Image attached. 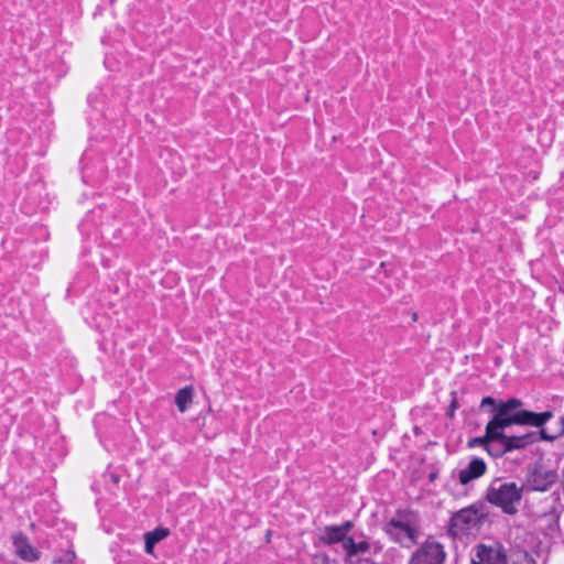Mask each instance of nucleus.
Segmentation results:
<instances>
[{
	"label": "nucleus",
	"instance_id": "obj_15",
	"mask_svg": "<svg viewBox=\"0 0 564 564\" xmlns=\"http://www.w3.org/2000/svg\"><path fill=\"white\" fill-rule=\"evenodd\" d=\"M505 564H535V561L527 552L518 551L507 556Z\"/></svg>",
	"mask_w": 564,
	"mask_h": 564
},
{
	"label": "nucleus",
	"instance_id": "obj_23",
	"mask_svg": "<svg viewBox=\"0 0 564 564\" xmlns=\"http://www.w3.org/2000/svg\"><path fill=\"white\" fill-rule=\"evenodd\" d=\"M111 479L115 484L119 482V476L118 475H111Z\"/></svg>",
	"mask_w": 564,
	"mask_h": 564
},
{
	"label": "nucleus",
	"instance_id": "obj_4",
	"mask_svg": "<svg viewBox=\"0 0 564 564\" xmlns=\"http://www.w3.org/2000/svg\"><path fill=\"white\" fill-rule=\"evenodd\" d=\"M557 473L538 464L530 469L521 488L523 491H546L557 480Z\"/></svg>",
	"mask_w": 564,
	"mask_h": 564
},
{
	"label": "nucleus",
	"instance_id": "obj_14",
	"mask_svg": "<svg viewBox=\"0 0 564 564\" xmlns=\"http://www.w3.org/2000/svg\"><path fill=\"white\" fill-rule=\"evenodd\" d=\"M344 550L348 556H355L367 552L369 550V543L366 541L356 543L354 539L349 536L345 540Z\"/></svg>",
	"mask_w": 564,
	"mask_h": 564
},
{
	"label": "nucleus",
	"instance_id": "obj_26",
	"mask_svg": "<svg viewBox=\"0 0 564 564\" xmlns=\"http://www.w3.org/2000/svg\"><path fill=\"white\" fill-rule=\"evenodd\" d=\"M430 478H431V479H434V478H435V475H434V474H431V475H430Z\"/></svg>",
	"mask_w": 564,
	"mask_h": 564
},
{
	"label": "nucleus",
	"instance_id": "obj_3",
	"mask_svg": "<svg viewBox=\"0 0 564 564\" xmlns=\"http://www.w3.org/2000/svg\"><path fill=\"white\" fill-rule=\"evenodd\" d=\"M523 402L517 398L506 400V403L500 404L499 411H506L505 417L507 422L513 425H527L534 427H542L546 422L553 417L552 411H544L541 413L532 412L522 408Z\"/></svg>",
	"mask_w": 564,
	"mask_h": 564
},
{
	"label": "nucleus",
	"instance_id": "obj_12",
	"mask_svg": "<svg viewBox=\"0 0 564 564\" xmlns=\"http://www.w3.org/2000/svg\"><path fill=\"white\" fill-rule=\"evenodd\" d=\"M318 539H319L321 543L326 544V545H330V544H335V543H339V542H343V545H344L345 540L347 538H345L343 535L340 529H338L337 525H327L321 531Z\"/></svg>",
	"mask_w": 564,
	"mask_h": 564
},
{
	"label": "nucleus",
	"instance_id": "obj_20",
	"mask_svg": "<svg viewBox=\"0 0 564 564\" xmlns=\"http://www.w3.org/2000/svg\"><path fill=\"white\" fill-rule=\"evenodd\" d=\"M459 404H458V401H457V397H456V392L453 391L452 392V401H451V404L448 406V410L446 412V416L449 417V419H453L455 416V411L458 409Z\"/></svg>",
	"mask_w": 564,
	"mask_h": 564
},
{
	"label": "nucleus",
	"instance_id": "obj_1",
	"mask_svg": "<svg viewBox=\"0 0 564 564\" xmlns=\"http://www.w3.org/2000/svg\"><path fill=\"white\" fill-rule=\"evenodd\" d=\"M506 411H499V413L496 415V422H498V425L496 427L495 432V446H491L489 449V455L499 458L502 457L505 454L518 451V449H524L528 446L538 443L541 441V438H549L546 436V430L541 429L540 431H532L528 432L522 435H507L505 433V430L507 427L512 426V423L507 422V417H505Z\"/></svg>",
	"mask_w": 564,
	"mask_h": 564
},
{
	"label": "nucleus",
	"instance_id": "obj_11",
	"mask_svg": "<svg viewBox=\"0 0 564 564\" xmlns=\"http://www.w3.org/2000/svg\"><path fill=\"white\" fill-rule=\"evenodd\" d=\"M487 470L486 463L481 458H473L469 464L459 471L458 479L462 485H467L474 479L481 477Z\"/></svg>",
	"mask_w": 564,
	"mask_h": 564
},
{
	"label": "nucleus",
	"instance_id": "obj_16",
	"mask_svg": "<svg viewBox=\"0 0 564 564\" xmlns=\"http://www.w3.org/2000/svg\"><path fill=\"white\" fill-rule=\"evenodd\" d=\"M170 534L166 528H156L153 531L147 532L144 535L153 541L155 544L165 539Z\"/></svg>",
	"mask_w": 564,
	"mask_h": 564
},
{
	"label": "nucleus",
	"instance_id": "obj_9",
	"mask_svg": "<svg viewBox=\"0 0 564 564\" xmlns=\"http://www.w3.org/2000/svg\"><path fill=\"white\" fill-rule=\"evenodd\" d=\"M477 511L474 509H463L455 513L451 519V531L457 535L466 532L469 524H476Z\"/></svg>",
	"mask_w": 564,
	"mask_h": 564
},
{
	"label": "nucleus",
	"instance_id": "obj_24",
	"mask_svg": "<svg viewBox=\"0 0 564 564\" xmlns=\"http://www.w3.org/2000/svg\"><path fill=\"white\" fill-rule=\"evenodd\" d=\"M380 268H381V269H384V268H386V262H381V263H380Z\"/></svg>",
	"mask_w": 564,
	"mask_h": 564
},
{
	"label": "nucleus",
	"instance_id": "obj_5",
	"mask_svg": "<svg viewBox=\"0 0 564 564\" xmlns=\"http://www.w3.org/2000/svg\"><path fill=\"white\" fill-rule=\"evenodd\" d=\"M445 556L442 544L426 541L412 554L409 564H442Z\"/></svg>",
	"mask_w": 564,
	"mask_h": 564
},
{
	"label": "nucleus",
	"instance_id": "obj_25",
	"mask_svg": "<svg viewBox=\"0 0 564 564\" xmlns=\"http://www.w3.org/2000/svg\"><path fill=\"white\" fill-rule=\"evenodd\" d=\"M416 318H417V314H416V313H414V314H413V319H414V321H416Z\"/></svg>",
	"mask_w": 564,
	"mask_h": 564
},
{
	"label": "nucleus",
	"instance_id": "obj_13",
	"mask_svg": "<svg viewBox=\"0 0 564 564\" xmlns=\"http://www.w3.org/2000/svg\"><path fill=\"white\" fill-rule=\"evenodd\" d=\"M194 389L192 386H186L177 391L175 394V404L180 412H185L193 401Z\"/></svg>",
	"mask_w": 564,
	"mask_h": 564
},
{
	"label": "nucleus",
	"instance_id": "obj_7",
	"mask_svg": "<svg viewBox=\"0 0 564 564\" xmlns=\"http://www.w3.org/2000/svg\"><path fill=\"white\" fill-rule=\"evenodd\" d=\"M507 555L500 545H485L479 544L476 546V553L471 558L473 564H505Z\"/></svg>",
	"mask_w": 564,
	"mask_h": 564
},
{
	"label": "nucleus",
	"instance_id": "obj_18",
	"mask_svg": "<svg viewBox=\"0 0 564 564\" xmlns=\"http://www.w3.org/2000/svg\"><path fill=\"white\" fill-rule=\"evenodd\" d=\"M562 435H564V416H562L560 419L558 429L556 430V432L554 434H549L546 432V436L550 437V438H541V441L554 442L555 440H557Z\"/></svg>",
	"mask_w": 564,
	"mask_h": 564
},
{
	"label": "nucleus",
	"instance_id": "obj_8",
	"mask_svg": "<svg viewBox=\"0 0 564 564\" xmlns=\"http://www.w3.org/2000/svg\"><path fill=\"white\" fill-rule=\"evenodd\" d=\"M15 554L25 562H35L40 558V551L29 543L25 534L19 532L12 536Z\"/></svg>",
	"mask_w": 564,
	"mask_h": 564
},
{
	"label": "nucleus",
	"instance_id": "obj_22",
	"mask_svg": "<svg viewBox=\"0 0 564 564\" xmlns=\"http://www.w3.org/2000/svg\"><path fill=\"white\" fill-rule=\"evenodd\" d=\"M144 549L148 554H153L155 543L144 535Z\"/></svg>",
	"mask_w": 564,
	"mask_h": 564
},
{
	"label": "nucleus",
	"instance_id": "obj_6",
	"mask_svg": "<svg viewBox=\"0 0 564 564\" xmlns=\"http://www.w3.org/2000/svg\"><path fill=\"white\" fill-rule=\"evenodd\" d=\"M386 532L398 543L410 547L416 543V530L409 522L392 519L386 527Z\"/></svg>",
	"mask_w": 564,
	"mask_h": 564
},
{
	"label": "nucleus",
	"instance_id": "obj_21",
	"mask_svg": "<svg viewBox=\"0 0 564 564\" xmlns=\"http://www.w3.org/2000/svg\"><path fill=\"white\" fill-rule=\"evenodd\" d=\"M340 529L343 535L347 538L348 532L354 528V523L351 521H346L340 525H337Z\"/></svg>",
	"mask_w": 564,
	"mask_h": 564
},
{
	"label": "nucleus",
	"instance_id": "obj_10",
	"mask_svg": "<svg viewBox=\"0 0 564 564\" xmlns=\"http://www.w3.org/2000/svg\"><path fill=\"white\" fill-rule=\"evenodd\" d=\"M497 426L499 425L498 422H496V415H494L485 427V434L482 436L470 438L467 446L469 448L481 446L489 454L491 446H495V432Z\"/></svg>",
	"mask_w": 564,
	"mask_h": 564
},
{
	"label": "nucleus",
	"instance_id": "obj_17",
	"mask_svg": "<svg viewBox=\"0 0 564 564\" xmlns=\"http://www.w3.org/2000/svg\"><path fill=\"white\" fill-rule=\"evenodd\" d=\"M502 403H506V401H503V400H496L492 397H485L481 400L480 409H484L485 406L490 405L491 406V412L494 413V415H497L499 413L500 404H502Z\"/></svg>",
	"mask_w": 564,
	"mask_h": 564
},
{
	"label": "nucleus",
	"instance_id": "obj_19",
	"mask_svg": "<svg viewBox=\"0 0 564 564\" xmlns=\"http://www.w3.org/2000/svg\"><path fill=\"white\" fill-rule=\"evenodd\" d=\"M560 514L555 508H553L550 512L545 513V520L549 522V528L554 529L557 527Z\"/></svg>",
	"mask_w": 564,
	"mask_h": 564
},
{
	"label": "nucleus",
	"instance_id": "obj_2",
	"mask_svg": "<svg viewBox=\"0 0 564 564\" xmlns=\"http://www.w3.org/2000/svg\"><path fill=\"white\" fill-rule=\"evenodd\" d=\"M523 488L516 482L494 481L487 489L486 499L507 514H516L522 499Z\"/></svg>",
	"mask_w": 564,
	"mask_h": 564
}]
</instances>
